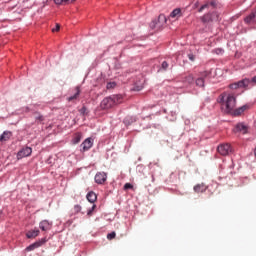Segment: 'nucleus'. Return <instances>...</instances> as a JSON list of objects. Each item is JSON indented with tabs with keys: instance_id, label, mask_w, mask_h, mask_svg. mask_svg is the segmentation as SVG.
Masks as SVG:
<instances>
[{
	"instance_id": "obj_1",
	"label": "nucleus",
	"mask_w": 256,
	"mask_h": 256,
	"mask_svg": "<svg viewBox=\"0 0 256 256\" xmlns=\"http://www.w3.org/2000/svg\"><path fill=\"white\" fill-rule=\"evenodd\" d=\"M218 103H220L224 113H233L237 105V99L235 98V95L223 92L218 97Z\"/></svg>"
},
{
	"instance_id": "obj_2",
	"label": "nucleus",
	"mask_w": 256,
	"mask_h": 256,
	"mask_svg": "<svg viewBox=\"0 0 256 256\" xmlns=\"http://www.w3.org/2000/svg\"><path fill=\"white\" fill-rule=\"evenodd\" d=\"M120 103H123V96L112 95L104 98L100 104V107L101 109H111L112 107H115V105H120Z\"/></svg>"
},
{
	"instance_id": "obj_3",
	"label": "nucleus",
	"mask_w": 256,
	"mask_h": 256,
	"mask_svg": "<svg viewBox=\"0 0 256 256\" xmlns=\"http://www.w3.org/2000/svg\"><path fill=\"white\" fill-rule=\"evenodd\" d=\"M94 181L97 185H105V183H107V173L97 172L94 177Z\"/></svg>"
},
{
	"instance_id": "obj_4",
	"label": "nucleus",
	"mask_w": 256,
	"mask_h": 256,
	"mask_svg": "<svg viewBox=\"0 0 256 256\" xmlns=\"http://www.w3.org/2000/svg\"><path fill=\"white\" fill-rule=\"evenodd\" d=\"M249 83H251V80L245 78L241 81L230 84L229 87L230 89H239L241 87H249Z\"/></svg>"
},
{
	"instance_id": "obj_5",
	"label": "nucleus",
	"mask_w": 256,
	"mask_h": 256,
	"mask_svg": "<svg viewBox=\"0 0 256 256\" xmlns=\"http://www.w3.org/2000/svg\"><path fill=\"white\" fill-rule=\"evenodd\" d=\"M246 25H256V8L244 18Z\"/></svg>"
},
{
	"instance_id": "obj_6",
	"label": "nucleus",
	"mask_w": 256,
	"mask_h": 256,
	"mask_svg": "<svg viewBox=\"0 0 256 256\" xmlns=\"http://www.w3.org/2000/svg\"><path fill=\"white\" fill-rule=\"evenodd\" d=\"M217 151L220 155H229L231 153V145L229 144H221L218 146Z\"/></svg>"
},
{
	"instance_id": "obj_7",
	"label": "nucleus",
	"mask_w": 256,
	"mask_h": 256,
	"mask_svg": "<svg viewBox=\"0 0 256 256\" xmlns=\"http://www.w3.org/2000/svg\"><path fill=\"white\" fill-rule=\"evenodd\" d=\"M31 153H33V149H31V147L22 148L17 153V159H23L24 157H29Z\"/></svg>"
},
{
	"instance_id": "obj_8",
	"label": "nucleus",
	"mask_w": 256,
	"mask_h": 256,
	"mask_svg": "<svg viewBox=\"0 0 256 256\" xmlns=\"http://www.w3.org/2000/svg\"><path fill=\"white\" fill-rule=\"evenodd\" d=\"M249 127L245 123H238L234 129V133H241L242 135H247Z\"/></svg>"
},
{
	"instance_id": "obj_9",
	"label": "nucleus",
	"mask_w": 256,
	"mask_h": 256,
	"mask_svg": "<svg viewBox=\"0 0 256 256\" xmlns=\"http://www.w3.org/2000/svg\"><path fill=\"white\" fill-rule=\"evenodd\" d=\"M81 147H82V151H89V149L93 147V139L92 138L85 139L82 142Z\"/></svg>"
},
{
	"instance_id": "obj_10",
	"label": "nucleus",
	"mask_w": 256,
	"mask_h": 256,
	"mask_svg": "<svg viewBox=\"0 0 256 256\" xmlns=\"http://www.w3.org/2000/svg\"><path fill=\"white\" fill-rule=\"evenodd\" d=\"M79 95H81V89L79 88V86H77L75 88V93L74 95L70 96L67 98V100L71 103L73 101H77L79 99Z\"/></svg>"
},
{
	"instance_id": "obj_11",
	"label": "nucleus",
	"mask_w": 256,
	"mask_h": 256,
	"mask_svg": "<svg viewBox=\"0 0 256 256\" xmlns=\"http://www.w3.org/2000/svg\"><path fill=\"white\" fill-rule=\"evenodd\" d=\"M13 137V132L11 131H4L3 134L0 136V142L4 143L5 141H9Z\"/></svg>"
},
{
	"instance_id": "obj_12",
	"label": "nucleus",
	"mask_w": 256,
	"mask_h": 256,
	"mask_svg": "<svg viewBox=\"0 0 256 256\" xmlns=\"http://www.w3.org/2000/svg\"><path fill=\"white\" fill-rule=\"evenodd\" d=\"M51 225H52L51 222L47 220H43L40 222L39 227L42 231H50Z\"/></svg>"
},
{
	"instance_id": "obj_13",
	"label": "nucleus",
	"mask_w": 256,
	"mask_h": 256,
	"mask_svg": "<svg viewBox=\"0 0 256 256\" xmlns=\"http://www.w3.org/2000/svg\"><path fill=\"white\" fill-rule=\"evenodd\" d=\"M171 19H179V17H183V12H181V8H176L170 13Z\"/></svg>"
},
{
	"instance_id": "obj_14",
	"label": "nucleus",
	"mask_w": 256,
	"mask_h": 256,
	"mask_svg": "<svg viewBox=\"0 0 256 256\" xmlns=\"http://www.w3.org/2000/svg\"><path fill=\"white\" fill-rule=\"evenodd\" d=\"M202 23H213L214 21H217V18H212L211 13L205 14L201 18Z\"/></svg>"
},
{
	"instance_id": "obj_15",
	"label": "nucleus",
	"mask_w": 256,
	"mask_h": 256,
	"mask_svg": "<svg viewBox=\"0 0 256 256\" xmlns=\"http://www.w3.org/2000/svg\"><path fill=\"white\" fill-rule=\"evenodd\" d=\"M195 193H205L207 191V186L205 184H197L194 186Z\"/></svg>"
},
{
	"instance_id": "obj_16",
	"label": "nucleus",
	"mask_w": 256,
	"mask_h": 256,
	"mask_svg": "<svg viewBox=\"0 0 256 256\" xmlns=\"http://www.w3.org/2000/svg\"><path fill=\"white\" fill-rule=\"evenodd\" d=\"M86 199L89 201V203H95V201H97V194L91 191L86 195Z\"/></svg>"
},
{
	"instance_id": "obj_17",
	"label": "nucleus",
	"mask_w": 256,
	"mask_h": 256,
	"mask_svg": "<svg viewBox=\"0 0 256 256\" xmlns=\"http://www.w3.org/2000/svg\"><path fill=\"white\" fill-rule=\"evenodd\" d=\"M39 235V229L36 230H30L26 233V237L28 239H35V237H38Z\"/></svg>"
},
{
	"instance_id": "obj_18",
	"label": "nucleus",
	"mask_w": 256,
	"mask_h": 256,
	"mask_svg": "<svg viewBox=\"0 0 256 256\" xmlns=\"http://www.w3.org/2000/svg\"><path fill=\"white\" fill-rule=\"evenodd\" d=\"M82 138H83V134H81L80 132L76 133L72 139L73 145H77L81 143Z\"/></svg>"
},
{
	"instance_id": "obj_19",
	"label": "nucleus",
	"mask_w": 256,
	"mask_h": 256,
	"mask_svg": "<svg viewBox=\"0 0 256 256\" xmlns=\"http://www.w3.org/2000/svg\"><path fill=\"white\" fill-rule=\"evenodd\" d=\"M248 106L244 105L236 110H234V115H241L243 112L247 111Z\"/></svg>"
},
{
	"instance_id": "obj_20",
	"label": "nucleus",
	"mask_w": 256,
	"mask_h": 256,
	"mask_svg": "<svg viewBox=\"0 0 256 256\" xmlns=\"http://www.w3.org/2000/svg\"><path fill=\"white\" fill-rule=\"evenodd\" d=\"M35 249H39V244H36V242L26 247L25 251H35Z\"/></svg>"
},
{
	"instance_id": "obj_21",
	"label": "nucleus",
	"mask_w": 256,
	"mask_h": 256,
	"mask_svg": "<svg viewBox=\"0 0 256 256\" xmlns=\"http://www.w3.org/2000/svg\"><path fill=\"white\" fill-rule=\"evenodd\" d=\"M76 0H54L56 5H63V3H75Z\"/></svg>"
},
{
	"instance_id": "obj_22",
	"label": "nucleus",
	"mask_w": 256,
	"mask_h": 256,
	"mask_svg": "<svg viewBox=\"0 0 256 256\" xmlns=\"http://www.w3.org/2000/svg\"><path fill=\"white\" fill-rule=\"evenodd\" d=\"M195 81V78H193V75L189 74L184 78V83H188V85H191Z\"/></svg>"
},
{
	"instance_id": "obj_23",
	"label": "nucleus",
	"mask_w": 256,
	"mask_h": 256,
	"mask_svg": "<svg viewBox=\"0 0 256 256\" xmlns=\"http://www.w3.org/2000/svg\"><path fill=\"white\" fill-rule=\"evenodd\" d=\"M197 87H205V79L203 77H200L196 80Z\"/></svg>"
},
{
	"instance_id": "obj_24",
	"label": "nucleus",
	"mask_w": 256,
	"mask_h": 256,
	"mask_svg": "<svg viewBox=\"0 0 256 256\" xmlns=\"http://www.w3.org/2000/svg\"><path fill=\"white\" fill-rule=\"evenodd\" d=\"M45 243H47V238H42L41 240L36 242V244H38V247H42V245H45Z\"/></svg>"
},
{
	"instance_id": "obj_25",
	"label": "nucleus",
	"mask_w": 256,
	"mask_h": 256,
	"mask_svg": "<svg viewBox=\"0 0 256 256\" xmlns=\"http://www.w3.org/2000/svg\"><path fill=\"white\" fill-rule=\"evenodd\" d=\"M115 87H117V83L115 82L107 83V86H106L107 89H115Z\"/></svg>"
},
{
	"instance_id": "obj_26",
	"label": "nucleus",
	"mask_w": 256,
	"mask_h": 256,
	"mask_svg": "<svg viewBox=\"0 0 256 256\" xmlns=\"http://www.w3.org/2000/svg\"><path fill=\"white\" fill-rule=\"evenodd\" d=\"M96 207H97V205L93 204V206L91 207V209L88 210L87 215H88L89 217H91V216L93 215V211H95Z\"/></svg>"
},
{
	"instance_id": "obj_27",
	"label": "nucleus",
	"mask_w": 256,
	"mask_h": 256,
	"mask_svg": "<svg viewBox=\"0 0 256 256\" xmlns=\"http://www.w3.org/2000/svg\"><path fill=\"white\" fill-rule=\"evenodd\" d=\"M115 237H117V234H116L115 232H111V233H109V234L107 235V239H108L109 241L115 239Z\"/></svg>"
},
{
	"instance_id": "obj_28",
	"label": "nucleus",
	"mask_w": 256,
	"mask_h": 256,
	"mask_svg": "<svg viewBox=\"0 0 256 256\" xmlns=\"http://www.w3.org/2000/svg\"><path fill=\"white\" fill-rule=\"evenodd\" d=\"M161 68L163 71H167V69H169V63H167V61L162 62Z\"/></svg>"
},
{
	"instance_id": "obj_29",
	"label": "nucleus",
	"mask_w": 256,
	"mask_h": 256,
	"mask_svg": "<svg viewBox=\"0 0 256 256\" xmlns=\"http://www.w3.org/2000/svg\"><path fill=\"white\" fill-rule=\"evenodd\" d=\"M211 14V18L212 19H215L216 18V21H219V13L217 12H212L210 13Z\"/></svg>"
},
{
	"instance_id": "obj_30",
	"label": "nucleus",
	"mask_w": 256,
	"mask_h": 256,
	"mask_svg": "<svg viewBox=\"0 0 256 256\" xmlns=\"http://www.w3.org/2000/svg\"><path fill=\"white\" fill-rule=\"evenodd\" d=\"M209 75H211V72H209V71H204V72L201 73V76H200V77H202V79H205V77H209Z\"/></svg>"
},
{
	"instance_id": "obj_31",
	"label": "nucleus",
	"mask_w": 256,
	"mask_h": 256,
	"mask_svg": "<svg viewBox=\"0 0 256 256\" xmlns=\"http://www.w3.org/2000/svg\"><path fill=\"white\" fill-rule=\"evenodd\" d=\"M158 21H164V23H167V18H165V15L161 14L158 17Z\"/></svg>"
},
{
	"instance_id": "obj_32",
	"label": "nucleus",
	"mask_w": 256,
	"mask_h": 256,
	"mask_svg": "<svg viewBox=\"0 0 256 256\" xmlns=\"http://www.w3.org/2000/svg\"><path fill=\"white\" fill-rule=\"evenodd\" d=\"M80 113L82 115H86L87 114V107L83 106L81 109H80Z\"/></svg>"
},
{
	"instance_id": "obj_33",
	"label": "nucleus",
	"mask_w": 256,
	"mask_h": 256,
	"mask_svg": "<svg viewBox=\"0 0 256 256\" xmlns=\"http://www.w3.org/2000/svg\"><path fill=\"white\" fill-rule=\"evenodd\" d=\"M207 7H209V4L202 5L199 9V13H202L204 9H207Z\"/></svg>"
},
{
	"instance_id": "obj_34",
	"label": "nucleus",
	"mask_w": 256,
	"mask_h": 256,
	"mask_svg": "<svg viewBox=\"0 0 256 256\" xmlns=\"http://www.w3.org/2000/svg\"><path fill=\"white\" fill-rule=\"evenodd\" d=\"M124 189L127 191L128 189H133V186L131 185V183H126L124 185Z\"/></svg>"
},
{
	"instance_id": "obj_35",
	"label": "nucleus",
	"mask_w": 256,
	"mask_h": 256,
	"mask_svg": "<svg viewBox=\"0 0 256 256\" xmlns=\"http://www.w3.org/2000/svg\"><path fill=\"white\" fill-rule=\"evenodd\" d=\"M61 29V25L56 24V28L52 29V32L55 33V31H59Z\"/></svg>"
},
{
	"instance_id": "obj_36",
	"label": "nucleus",
	"mask_w": 256,
	"mask_h": 256,
	"mask_svg": "<svg viewBox=\"0 0 256 256\" xmlns=\"http://www.w3.org/2000/svg\"><path fill=\"white\" fill-rule=\"evenodd\" d=\"M36 120L37 121H44L43 115L38 114V116H36Z\"/></svg>"
},
{
	"instance_id": "obj_37",
	"label": "nucleus",
	"mask_w": 256,
	"mask_h": 256,
	"mask_svg": "<svg viewBox=\"0 0 256 256\" xmlns=\"http://www.w3.org/2000/svg\"><path fill=\"white\" fill-rule=\"evenodd\" d=\"M188 58L190 59V61H195V55L193 54H188Z\"/></svg>"
},
{
	"instance_id": "obj_38",
	"label": "nucleus",
	"mask_w": 256,
	"mask_h": 256,
	"mask_svg": "<svg viewBox=\"0 0 256 256\" xmlns=\"http://www.w3.org/2000/svg\"><path fill=\"white\" fill-rule=\"evenodd\" d=\"M143 89V86H135L133 91H141Z\"/></svg>"
},
{
	"instance_id": "obj_39",
	"label": "nucleus",
	"mask_w": 256,
	"mask_h": 256,
	"mask_svg": "<svg viewBox=\"0 0 256 256\" xmlns=\"http://www.w3.org/2000/svg\"><path fill=\"white\" fill-rule=\"evenodd\" d=\"M251 82L256 83V76L252 77Z\"/></svg>"
},
{
	"instance_id": "obj_40",
	"label": "nucleus",
	"mask_w": 256,
	"mask_h": 256,
	"mask_svg": "<svg viewBox=\"0 0 256 256\" xmlns=\"http://www.w3.org/2000/svg\"><path fill=\"white\" fill-rule=\"evenodd\" d=\"M155 25H157V23H155V21H153L151 24V27L155 28Z\"/></svg>"
},
{
	"instance_id": "obj_41",
	"label": "nucleus",
	"mask_w": 256,
	"mask_h": 256,
	"mask_svg": "<svg viewBox=\"0 0 256 256\" xmlns=\"http://www.w3.org/2000/svg\"><path fill=\"white\" fill-rule=\"evenodd\" d=\"M210 5H212V7H214L215 6V2H211Z\"/></svg>"
}]
</instances>
